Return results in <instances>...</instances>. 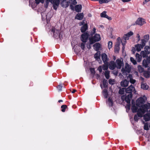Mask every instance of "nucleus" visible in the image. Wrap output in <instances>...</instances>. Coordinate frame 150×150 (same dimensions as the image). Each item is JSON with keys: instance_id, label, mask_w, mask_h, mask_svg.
Masks as SVG:
<instances>
[{"instance_id": "obj_3", "label": "nucleus", "mask_w": 150, "mask_h": 150, "mask_svg": "<svg viewBox=\"0 0 150 150\" xmlns=\"http://www.w3.org/2000/svg\"><path fill=\"white\" fill-rule=\"evenodd\" d=\"M37 4H38L40 2L43 3L44 0H35ZM47 4H48L49 2H50L53 5L54 9L56 10L59 6L60 4V0H46Z\"/></svg>"}, {"instance_id": "obj_38", "label": "nucleus", "mask_w": 150, "mask_h": 150, "mask_svg": "<svg viewBox=\"0 0 150 150\" xmlns=\"http://www.w3.org/2000/svg\"><path fill=\"white\" fill-rule=\"evenodd\" d=\"M141 44H140L142 46V47H144V46H145L146 43L147 42H146V41H145L144 40L142 39L141 40Z\"/></svg>"}, {"instance_id": "obj_30", "label": "nucleus", "mask_w": 150, "mask_h": 150, "mask_svg": "<svg viewBox=\"0 0 150 150\" xmlns=\"http://www.w3.org/2000/svg\"><path fill=\"white\" fill-rule=\"evenodd\" d=\"M103 94L105 98H107L108 97V94L107 90L106 89H104L103 91Z\"/></svg>"}, {"instance_id": "obj_5", "label": "nucleus", "mask_w": 150, "mask_h": 150, "mask_svg": "<svg viewBox=\"0 0 150 150\" xmlns=\"http://www.w3.org/2000/svg\"><path fill=\"white\" fill-rule=\"evenodd\" d=\"M100 40V35L96 34L93 36L89 38V42H90V44H93L96 42L99 41Z\"/></svg>"}, {"instance_id": "obj_22", "label": "nucleus", "mask_w": 150, "mask_h": 150, "mask_svg": "<svg viewBox=\"0 0 150 150\" xmlns=\"http://www.w3.org/2000/svg\"><path fill=\"white\" fill-rule=\"evenodd\" d=\"M81 8L82 6L81 5L79 4L76 5L75 7V10L76 12H79L81 11Z\"/></svg>"}, {"instance_id": "obj_44", "label": "nucleus", "mask_w": 150, "mask_h": 150, "mask_svg": "<svg viewBox=\"0 0 150 150\" xmlns=\"http://www.w3.org/2000/svg\"><path fill=\"white\" fill-rule=\"evenodd\" d=\"M85 43L82 42L80 44V47L82 50H84L85 48Z\"/></svg>"}, {"instance_id": "obj_47", "label": "nucleus", "mask_w": 150, "mask_h": 150, "mask_svg": "<svg viewBox=\"0 0 150 150\" xmlns=\"http://www.w3.org/2000/svg\"><path fill=\"white\" fill-rule=\"evenodd\" d=\"M121 42H122V44L123 46L122 47V52H123L124 51L125 49V44L126 43L125 42V43H124L123 42V41H121Z\"/></svg>"}, {"instance_id": "obj_62", "label": "nucleus", "mask_w": 150, "mask_h": 150, "mask_svg": "<svg viewBox=\"0 0 150 150\" xmlns=\"http://www.w3.org/2000/svg\"><path fill=\"white\" fill-rule=\"evenodd\" d=\"M76 90L75 89H73V91H71L72 93H74L76 92Z\"/></svg>"}, {"instance_id": "obj_39", "label": "nucleus", "mask_w": 150, "mask_h": 150, "mask_svg": "<svg viewBox=\"0 0 150 150\" xmlns=\"http://www.w3.org/2000/svg\"><path fill=\"white\" fill-rule=\"evenodd\" d=\"M103 87L104 88H106L107 87L108 85V83L106 80H103Z\"/></svg>"}, {"instance_id": "obj_31", "label": "nucleus", "mask_w": 150, "mask_h": 150, "mask_svg": "<svg viewBox=\"0 0 150 150\" xmlns=\"http://www.w3.org/2000/svg\"><path fill=\"white\" fill-rule=\"evenodd\" d=\"M129 37L127 35H125L123 37V39L121 41H123V42H124L125 43L126 42V40H128L129 39Z\"/></svg>"}, {"instance_id": "obj_26", "label": "nucleus", "mask_w": 150, "mask_h": 150, "mask_svg": "<svg viewBox=\"0 0 150 150\" xmlns=\"http://www.w3.org/2000/svg\"><path fill=\"white\" fill-rule=\"evenodd\" d=\"M100 52L99 51H98L94 55V57L96 60L100 59Z\"/></svg>"}, {"instance_id": "obj_23", "label": "nucleus", "mask_w": 150, "mask_h": 150, "mask_svg": "<svg viewBox=\"0 0 150 150\" xmlns=\"http://www.w3.org/2000/svg\"><path fill=\"white\" fill-rule=\"evenodd\" d=\"M120 43H117L115 45V52L116 53H118L120 49Z\"/></svg>"}, {"instance_id": "obj_50", "label": "nucleus", "mask_w": 150, "mask_h": 150, "mask_svg": "<svg viewBox=\"0 0 150 150\" xmlns=\"http://www.w3.org/2000/svg\"><path fill=\"white\" fill-rule=\"evenodd\" d=\"M85 22L84 20L83 21H82L81 22L79 23V25L81 26V25H83L85 24Z\"/></svg>"}, {"instance_id": "obj_10", "label": "nucleus", "mask_w": 150, "mask_h": 150, "mask_svg": "<svg viewBox=\"0 0 150 150\" xmlns=\"http://www.w3.org/2000/svg\"><path fill=\"white\" fill-rule=\"evenodd\" d=\"M60 5L63 7L67 8L70 4V2L69 1H67V0H60Z\"/></svg>"}, {"instance_id": "obj_4", "label": "nucleus", "mask_w": 150, "mask_h": 150, "mask_svg": "<svg viewBox=\"0 0 150 150\" xmlns=\"http://www.w3.org/2000/svg\"><path fill=\"white\" fill-rule=\"evenodd\" d=\"M51 34H53V37L54 38H59L60 39L62 38L61 34L60 33L59 30L56 29L54 27H52L51 30Z\"/></svg>"}, {"instance_id": "obj_52", "label": "nucleus", "mask_w": 150, "mask_h": 150, "mask_svg": "<svg viewBox=\"0 0 150 150\" xmlns=\"http://www.w3.org/2000/svg\"><path fill=\"white\" fill-rule=\"evenodd\" d=\"M103 69L104 70H106V71H107V69H108V67L107 66H103Z\"/></svg>"}, {"instance_id": "obj_55", "label": "nucleus", "mask_w": 150, "mask_h": 150, "mask_svg": "<svg viewBox=\"0 0 150 150\" xmlns=\"http://www.w3.org/2000/svg\"><path fill=\"white\" fill-rule=\"evenodd\" d=\"M137 37L138 38V41L137 42H138L140 40V36L139 34H137Z\"/></svg>"}, {"instance_id": "obj_54", "label": "nucleus", "mask_w": 150, "mask_h": 150, "mask_svg": "<svg viewBox=\"0 0 150 150\" xmlns=\"http://www.w3.org/2000/svg\"><path fill=\"white\" fill-rule=\"evenodd\" d=\"M50 13H48L46 15V17L47 19H49V18H51V16H50L49 17H48V16L50 15Z\"/></svg>"}, {"instance_id": "obj_57", "label": "nucleus", "mask_w": 150, "mask_h": 150, "mask_svg": "<svg viewBox=\"0 0 150 150\" xmlns=\"http://www.w3.org/2000/svg\"><path fill=\"white\" fill-rule=\"evenodd\" d=\"M98 70L99 71L100 73H101L102 71V69L100 66L98 67Z\"/></svg>"}, {"instance_id": "obj_8", "label": "nucleus", "mask_w": 150, "mask_h": 150, "mask_svg": "<svg viewBox=\"0 0 150 150\" xmlns=\"http://www.w3.org/2000/svg\"><path fill=\"white\" fill-rule=\"evenodd\" d=\"M116 68L118 69H120L122 67L124 66V63L123 60H122L118 59L116 61Z\"/></svg>"}, {"instance_id": "obj_20", "label": "nucleus", "mask_w": 150, "mask_h": 150, "mask_svg": "<svg viewBox=\"0 0 150 150\" xmlns=\"http://www.w3.org/2000/svg\"><path fill=\"white\" fill-rule=\"evenodd\" d=\"M149 87V86L146 83H142L141 84V88L143 90H147Z\"/></svg>"}, {"instance_id": "obj_12", "label": "nucleus", "mask_w": 150, "mask_h": 150, "mask_svg": "<svg viewBox=\"0 0 150 150\" xmlns=\"http://www.w3.org/2000/svg\"><path fill=\"white\" fill-rule=\"evenodd\" d=\"M101 58L103 62L105 64H108V59L107 55L103 53L102 54Z\"/></svg>"}, {"instance_id": "obj_33", "label": "nucleus", "mask_w": 150, "mask_h": 150, "mask_svg": "<svg viewBox=\"0 0 150 150\" xmlns=\"http://www.w3.org/2000/svg\"><path fill=\"white\" fill-rule=\"evenodd\" d=\"M110 71H105L104 73L105 76L107 79H109L110 77Z\"/></svg>"}, {"instance_id": "obj_49", "label": "nucleus", "mask_w": 150, "mask_h": 150, "mask_svg": "<svg viewBox=\"0 0 150 150\" xmlns=\"http://www.w3.org/2000/svg\"><path fill=\"white\" fill-rule=\"evenodd\" d=\"M96 29L95 28H93V30L92 32H91V35H94L95 33H96Z\"/></svg>"}, {"instance_id": "obj_32", "label": "nucleus", "mask_w": 150, "mask_h": 150, "mask_svg": "<svg viewBox=\"0 0 150 150\" xmlns=\"http://www.w3.org/2000/svg\"><path fill=\"white\" fill-rule=\"evenodd\" d=\"M128 77L129 79V81L131 83L134 84L136 82V80L132 78V75L129 74Z\"/></svg>"}, {"instance_id": "obj_18", "label": "nucleus", "mask_w": 150, "mask_h": 150, "mask_svg": "<svg viewBox=\"0 0 150 150\" xmlns=\"http://www.w3.org/2000/svg\"><path fill=\"white\" fill-rule=\"evenodd\" d=\"M93 46L95 50L98 52L100 48V44L99 43H96L93 45Z\"/></svg>"}, {"instance_id": "obj_9", "label": "nucleus", "mask_w": 150, "mask_h": 150, "mask_svg": "<svg viewBox=\"0 0 150 150\" xmlns=\"http://www.w3.org/2000/svg\"><path fill=\"white\" fill-rule=\"evenodd\" d=\"M89 36V34L87 32L83 33L81 35V41L83 42H86Z\"/></svg>"}, {"instance_id": "obj_2", "label": "nucleus", "mask_w": 150, "mask_h": 150, "mask_svg": "<svg viewBox=\"0 0 150 150\" xmlns=\"http://www.w3.org/2000/svg\"><path fill=\"white\" fill-rule=\"evenodd\" d=\"M125 92L126 93H129L125 97V100L127 103H130V100L132 96V93L135 94H137V91L135 90V88L131 85L127 88L125 89Z\"/></svg>"}, {"instance_id": "obj_25", "label": "nucleus", "mask_w": 150, "mask_h": 150, "mask_svg": "<svg viewBox=\"0 0 150 150\" xmlns=\"http://www.w3.org/2000/svg\"><path fill=\"white\" fill-rule=\"evenodd\" d=\"M144 51L147 54H149L150 53V47L148 46H145L144 48Z\"/></svg>"}, {"instance_id": "obj_13", "label": "nucleus", "mask_w": 150, "mask_h": 150, "mask_svg": "<svg viewBox=\"0 0 150 150\" xmlns=\"http://www.w3.org/2000/svg\"><path fill=\"white\" fill-rule=\"evenodd\" d=\"M107 12L106 11H103L101 13H100V16L102 17L105 18L109 20H111L112 18L108 16L106 14Z\"/></svg>"}, {"instance_id": "obj_11", "label": "nucleus", "mask_w": 150, "mask_h": 150, "mask_svg": "<svg viewBox=\"0 0 150 150\" xmlns=\"http://www.w3.org/2000/svg\"><path fill=\"white\" fill-rule=\"evenodd\" d=\"M145 23L144 19L141 18H138L136 21V23L137 24L140 25H142Z\"/></svg>"}, {"instance_id": "obj_34", "label": "nucleus", "mask_w": 150, "mask_h": 150, "mask_svg": "<svg viewBox=\"0 0 150 150\" xmlns=\"http://www.w3.org/2000/svg\"><path fill=\"white\" fill-rule=\"evenodd\" d=\"M111 1V0H98L99 3L100 4L107 3Z\"/></svg>"}, {"instance_id": "obj_6", "label": "nucleus", "mask_w": 150, "mask_h": 150, "mask_svg": "<svg viewBox=\"0 0 150 150\" xmlns=\"http://www.w3.org/2000/svg\"><path fill=\"white\" fill-rule=\"evenodd\" d=\"M149 64H150V57H148L143 60L142 62V65L145 68L148 67Z\"/></svg>"}, {"instance_id": "obj_41", "label": "nucleus", "mask_w": 150, "mask_h": 150, "mask_svg": "<svg viewBox=\"0 0 150 150\" xmlns=\"http://www.w3.org/2000/svg\"><path fill=\"white\" fill-rule=\"evenodd\" d=\"M69 2H70L71 4L75 5L77 4L76 0H69Z\"/></svg>"}, {"instance_id": "obj_61", "label": "nucleus", "mask_w": 150, "mask_h": 150, "mask_svg": "<svg viewBox=\"0 0 150 150\" xmlns=\"http://www.w3.org/2000/svg\"><path fill=\"white\" fill-rule=\"evenodd\" d=\"M112 80L110 79L109 80V83L110 84H112Z\"/></svg>"}, {"instance_id": "obj_14", "label": "nucleus", "mask_w": 150, "mask_h": 150, "mask_svg": "<svg viewBox=\"0 0 150 150\" xmlns=\"http://www.w3.org/2000/svg\"><path fill=\"white\" fill-rule=\"evenodd\" d=\"M116 67V63L113 61L110 62L109 65V68L111 70H113Z\"/></svg>"}, {"instance_id": "obj_64", "label": "nucleus", "mask_w": 150, "mask_h": 150, "mask_svg": "<svg viewBox=\"0 0 150 150\" xmlns=\"http://www.w3.org/2000/svg\"><path fill=\"white\" fill-rule=\"evenodd\" d=\"M132 51L133 53L134 54L135 52V49H132Z\"/></svg>"}, {"instance_id": "obj_19", "label": "nucleus", "mask_w": 150, "mask_h": 150, "mask_svg": "<svg viewBox=\"0 0 150 150\" xmlns=\"http://www.w3.org/2000/svg\"><path fill=\"white\" fill-rule=\"evenodd\" d=\"M144 119L145 121H148L150 120V113H146L143 116Z\"/></svg>"}, {"instance_id": "obj_7", "label": "nucleus", "mask_w": 150, "mask_h": 150, "mask_svg": "<svg viewBox=\"0 0 150 150\" xmlns=\"http://www.w3.org/2000/svg\"><path fill=\"white\" fill-rule=\"evenodd\" d=\"M122 71L124 75H126L127 72L129 73L131 71V69L129 66L128 64H126L125 66V69L122 68Z\"/></svg>"}, {"instance_id": "obj_51", "label": "nucleus", "mask_w": 150, "mask_h": 150, "mask_svg": "<svg viewBox=\"0 0 150 150\" xmlns=\"http://www.w3.org/2000/svg\"><path fill=\"white\" fill-rule=\"evenodd\" d=\"M133 33L132 32L130 31V32L126 34L128 36V37H129L130 36L132 35H133Z\"/></svg>"}, {"instance_id": "obj_16", "label": "nucleus", "mask_w": 150, "mask_h": 150, "mask_svg": "<svg viewBox=\"0 0 150 150\" xmlns=\"http://www.w3.org/2000/svg\"><path fill=\"white\" fill-rule=\"evenodd\" d=\"M88 26L87 23H86L83 25L81 28V31L82 33L85 32L88 29Z\"/></svg>"}, {"instance_id": "obj_43", "label": "nucleus", "mask_w": 150, "mask_h": 150, "mask_svg": "<svg viewBox=\"0 0 150 150\" xmlns=\"http://www.w3.org/2000/svg\"><path fill=\"white\" fill-rule=\"evenodd\" d=\"M144 130H146L149 129L148 124L147 123H146L144 124Z\"/></svg>"}, {"instance_id": "obj_15", "label": "nucleus", "mask_w": 150, "mask_h": 150, "mask_svg": "<svg viewBox=\"0 0 150 150\" xmlns=\"http://www.w3.org/2000/svg\"><path fill=\"white\" fill-rule=\"evenodd\" d=\"M129 81L126 79L122 81L120 83L121 85L123 87H126L128 86Z\"/></svg>"}, {"instance_id": "obj_45", "label": "nucleus", "mask_w": 150, "mask_h": 150, "mask_svg": "<svg viewBox=\"0 0 150 150\" xmlns=\"http://www.w3.org/2000/svg\"><path fill=\"white\" fill-rule=\"evenodd\" d=\"M112 42L109 41L108 43V47L109 49H110L112 46Z\"/></svg>"}, {"instance_id": "obj_37", "label": "nucleus", "mask_w": 150, "mask_h": 150, "mask_svg": "<svg viewBox=\"0 0 150 150\" xmlns=\"http://www.w3.org/2000/svg\"><path fill=\"white\" fill-rule=\"evenodd\" d=\"M126 88H122L121 89H120L119 91V93L121 95L125 93V91Z\"/></svg>"}, {"instance_id": "obj_59", "label": "nucleus", "mask_w": 150, "mask_h": 150, "mask_svg": "<svg viewBox=\"0 0 150 150\" xmlns=\"http://www.w3.org/2000/svg\"><path fill=\"white\" fill-rule=\"evenodd\" d=\"M91 44H90V43H89V44L88 45V44H87V47L88 48V49H90L91 48Z\"/></svg>"}, {"instance_id": "obj_28", "label": "nucleus", "mask_w": 150, "mask_h": 150, "mask_svg": "<svg viewBox=\"0 0 150 150\" xmlns=\"http://www.w3.org/2000/svg\"><path fill=\"white\" fill-rule=\"evenodd\" d=\"M144 76L146 78H149L150 77V72L146 71L144 72Z\"/></svg>"}, {"instance_id": "obj_1", "label": "nucleus", "mask_w": 150, "mask_h": 150, "mask_svg": "<svg viewBox=\"0 0 150 150\" xmlns=\"http://www.w3.org/2000/svg\"><path fill=\"white\" fill-rule=\"evenodd\" d=\"M146 99V97L144 96L143 97H140L136 101V105L139 107L138 111V115L139 117H142L146 112H147L149 109V112H150V103L144 104Z\"/></svg>"}, {"instance_id": "obj_40", "label": "nucleus", "mask_w": 150, "mask_h": 150, "mask_svg": "<svg viewBox=\"0 0 150 150\" xmlns=\"http://www.w3.org/2000/svg\"><path fill=\"white\" fill-rule=\"evenodd\" d=\"M130 60L132 63L134 64H136L137 63V62L133 57H131L130 58Z\"/></svg>"}, {"instance_id": "obj_46", "label": "nucleus", "mask_w": 150, "mask_h": 150, "mask_svg": "<svg viewBox=\"0 0 150 150\" xmlns=\"http://www.w3.org/2000/svg\"><path fill=\"white\" fill-rule=\"evenodd\" d=\"M138 117H139V116L137 114V115L136 114V115H135L134 116V121H137L139 119Z\"/></svg>"}, {"instance_id": "obj_17", "label": "nucleus", "mask_w": 150, "mask_h": 150, "mask_svg": "<svg viewBox=\"0 0 150 150\" xmlns=\"http://www.w3.org/2000/svg\"><path fill=\"white\" fill-rule=\"evenodd\" d=\"M83 13H78L75 16V19L79 20H81L83 18Z\"/></svg>"}, {"instance_id": "obj_58", "label": "nucleus", "mask_w": 150, "mask_h": 150, "mask_svg": "<svg viewBox=\"0 0 150 150\" xmlns=\"http://www.w3.org/2000/svg\"><path fill=\"white\" fill-rule=\"evenodd\" d=\"M131 0H121L123 2H126L130 1Z\"/></svg>"}, {"instance_id": "obj_29", "label": "nucleus", "mask_w": 150, "mask_h": 150, "mask_svg": "<svg viewBox=\"0 0 150 150\" xmlns=\"http://www.w3.org/2000/svg\"><path fill=\"white\" fill-rule=\"evenodd\" d=\"M136 57L138 62H140L141 61L142 57L138 53H136Z\"/></svg>"}, {"instance_id": "obj_24", "label": "nucleus", "mask_w": 150, "mask_h": 150, "mask_svg": "<svg viewBox=\"0 0 150 150\" xmlns=\"http://www.w3.org/2000/svg\"><path fill=\"white\" fill-rule=\"evenodd\" d=\"M106 103L108 104L110 107L112 106L113 105V101L110 98H109L108 101H106Z\"/></svg>"}, {"instance_id": "obj_60", "label": "nucleus", "mask_w": 150, "mask_h": 150, "mask_svg": "<svg viewBox=\"0 0 150 150\" xmlns=\"http://www.w3.org/2000/svg\"><path fill=\"white\" fill-rule=\"evenodd\" d=\"M29 5H31V7L33 8H34V7H33V5H32V4H31L30 1H29Z\"/></svg>"}, {"instance_id": "obj_27", "label": "nucleus", "mask_w": 150, "mask_h": 150, "mask_svg": "<svg viewBox=\"0 0 150 150\" xmlns=\"http://www.w3.org/2000/svg\"><path fill=\"white\" fill-rule=\"evenodd\" d=\"M139 109L134 105H133L132 107V110L133 112H137L138 113V111Z\"/></svg>"}, {"instance_id": "obj_63", "label": "nucleus", "mask_w": 150, "mask_h": 150, "mask_svg": "<svg viewBox=\"0 0 150 150\" xmlns=\"http://www.w3.org/2000/svg\"><path fill=\"white\" fill-rule=\"evenodd\" d=\"M127 103L128 104L127 105V107L129 109L130 108V103Z\"/></svg>"}, {"instance_id": "obj_56", "label": "nucleus", "mask_w": 150, "mask_h": 150, "mask_svg": "<svg viewBox=\"0 0 150 150\" xmlns=\"http://www.w3.org/2000/svg\"><path fill=\"white\" fill-rule=\"evenodd\" d=\"M90 71L92 74H94L95 73L94 69L93 68H91L90 69Z\"/></svg>"}, {"instance_id": "obj_36", "label": "nucleus", "mask_w": 150, "mask_h": 150, "mask_svg": "<svg viewBox=\"0 0 150 150\" xmlns=\"http://www.w3.org/2000/svg\"><path fill=\"white\" fill-rule=\"evenodd\" d=\"M138 68L139 70V71L140 72H142L144 71V68L142 67V66L140 65H139L138 66Z\"/></svg>"}, {"instance_id": "obj_48", "label": "nucleus", "mask_w": 150, "mask_h": 150, "mask_svg": "<svg viewBox=\"0 0 150 150\" xmlns=\"http://www.w3.org/2000/svg\"><path fill=\"white\" fill-rule=\"evenodd\" d=\"M62 86L61 85H59L57 86V88L59 91H62Z\"/></svg>"}, {"instance_id": "obj_42", "label": "nucleus", "mask_w": 150, "mask_h": 150, "mask_svg": "<svg viewBox=\"0 0 150 150\" xmlns=\"http://www.w3.org/2000/svg\"><path fill=\"white\" fill-rule=\"evenodd\" d=\"M67 106L66 105H62L61 106V108H62V111L64 112L65 111V110Z\"/></svg>"}, {"instance_id": "obj_53", "label": "nucleus", "mask_w": 150, "mask_h": 150, "mask_svg": "<svg viewBox=\"0 0 150 150\" xmlns=\"http://www.w3.org/2000/svg\"><path fill=\"white\" fill-rule=\"evenodd\" d=\"M73 5L70 4V8L72 10H74V7Z\"/></svg>"}, {"instance_id": "obj_35", "label": "nucleus", "mask_w": 150, "mask_h": 150, "mask_svg": "<svg viewBox=\"0 0 150 150\" xmlns=\"http://www.w3.org/2000/svg\"><path fill=\"white\" fill-rule=\"evenodd\" d=\"M144 39H143L145 41H146V42H148L149 39V35L148 34L145 35L143 37Z\"/></svg>"}, {"instance_id": "obj_21", "label": "nucleus", "mask_w": 150, "mask_h": 150, "mask_svg": "<svg viewBox=\"0 0 150 150\" xmlns=\"http://www.w3.org/2000/svg\"><path fill=\"white\" fill-rule=\"evenodd\" d=\"M135 47L136 49V50L137 52L140 51L141 49L143 47L140 45V44H138L135 46Z\"/></svg>"}]
</instances>
